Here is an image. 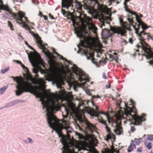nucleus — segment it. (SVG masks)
<instances>
[{
    "label": "nucleus",
    "instance_id": "obj_9",
    "mask_svg": "<svg viewBox=\"0 0 153 153\" xmlns=\"http://www.w3.org/2000/svg\"><path fill=\"white\" fill-rule=\"evenodd\" d=\"M43 52L49 59L48 63L50 66L53 68L56 67L57 63L53 59H54L56 58V57L53 56L47 49Z\"/></svg>",
    "mask_w": 153,
    "mask_h": 153
},
{
    "label": "nucleus",
    "instance_id": "obj_15",
    "mask_svg": "<svg viewBox=\"0 0 153 153\" xmlns=\"http://www.w3.org/2000/svg\"><path fill=\"white\" fill-rule=\"evenodd\" d=\"M0 10H5L9 12L10 14H11L13 18L15 17L17 15V13H16L12 12V10L7 5H5L4 4H0Z\"/></svg>",
    "mask_w": 153,
    "mask_h": 153
},
{
    "label": "nucleus",
    "instance_id": "obj_53",
    "mask_svg": "<svg viewBox=\"0 0 153 153\" xmlns=\"http://www.w3.org/2000/svg\"><path fill=\"white\" fill-rule=\"evenodd\" d=\"M35 74H36V75H35V77L36 78H37L39 76V75L38 74V73Z\"/></svg>",
    "mask_w": 153,
    "mask_h": 153
},
{
    "label": "nucleus",
    "instance_id": "obj_56",
    "mask_svg": "<svg viewBox=\"0 0 153 153\" xmlns=\"http://www.w3.org/2000/svg\"><path fill=\"white\" fill-rule=\"evenodd\" d=\"M25 43H26V45H28V47H29L30 48H32V47H31V46H30V45H28V43H27V42H25Z\"/></svg>",
    "mask_w": 153,
    "mask_h": 153
},
{
    "label": "nucleus",
    "instance_id": "obj_62",
    "mask_svg": "<svg viewBox=\"0 0 153 153\" xmlns=\"http://www.w3.org/2000/svg\"><path fill=\"white\" fill-rule=\"evenodd\" d=\"M0 2H1V4H2V0H0Z\"/></svg>",
    "mask_w": 153,
    "mask_h": 153
},
{
    "label": "nucleus",
    "instance_id": "obj_26",
    "mask_svg": "<svg viewBox=\"0 0 153 153\" xmlns=\"http://www.w3.org/2000/svg\"><path fill=\"white\" fill-rule=\"evenodd\" d=\"M98 120L102 124L104 125L105 126L107 125V124L106 123V121H105L104 120L102 119L101 117L100 116V117H98Z\"/></svg>",
    "mask_w": 153,
    "mask_h": 153
},
{
    "label": "nucleus",
    "instance_id": "obj_46",
    "mask_svg": "<svg viewBox=\"0 0 153 153\" xmlns=\"http://www.w3.org/2000/svg\"><path fill=\"white\" fill-rule=\"evenodd\" d=\"M17 63L21 64H22V62L20 61L19 60H14Z\"/></svg>",
    "mask_w": 153,
    "mask_h": 153
},
{
    "label": "nucleus",
    "instance_id": "obj_45",
    "mask_svg": "<svg viewBox=\"0 0 153 153\" xmlns=\"http://www.w3.org/2000/svg\"><path fill=\"white\" fill-rule=\"evenodd\" d=\"M103 77L105 79H107V76H106L105 74V73H103L102 74Z\"/></svg>",
    "mask_w": 153,
    "mask_h": 153
},
{
    "label": "nucleus",
    "instance_id": "obj_49",
    "mask_svg": "<svg viewBox=\"0 0 153 153\" xmlns=\"http://www.w3.org/2000/svg\"><path fill=\"white\" fill-rule=\"evenodd\" d=\"M42 17H43L44 19L45 20H48V18H47V17L46 16H45V15H43Z\"/></svg>",
    "mask_w": 153,
    "mask_h": 153
},
{
    "label": "nucleus",
    "instance_id": "obj_3",
    "mask_svg": "<svg viewBox=\"0 0 153 153\" xmlns=\"http://www.w3.org/2000/svg\"><path fill=\"white\" fill-rule=\"evenodd\" d=\"M134 29L135 30L136 33L138 36V38L141 45V46L137 45V46L138 48L141 47L146 54L149 52H150L151 50L149 46L145 42L146 39H147L149 41L150 39V34L149 33H146L144 32L145 30H143V29H142V31L139 33L140 27L138 28L136 27H134Z\"/></svg>",
    "mask_w": 153,
    "mask_h": 153
},
{
    "label": "nucleus",
    "instance_id": "obj_38",
    "mask_svg": "<svg viewBox=\"0 0 153 153\" xmlns=\"http://www.w3.org/2000/svg\"><path fill=\"white\" fill-rule=\"evenodd\" d=\"M135 142L136 144L137 145H138L139 144L140 141H139L138 139H137L135 138Z\"/></svg>",
    "mask_w": 153,
    "mask_h": 153
},
{
    "label": "nucleus",
    "instance_id": "obj_60",
    "mask_svg": "<svg viewBox=\"0 0 153 153\" xmlns=\"http://www.w3.org/2000/svg\"><path fill=\"white\" fill-rule=\"evenodd\" d=\"M115 58H116V59H118V57L117 56H115Z\"/></svg>",
    "mask_w": 153,
    "mask_h": 153
},
{
    "label": "nucleus",
    "instance_id": "obj_39",
    "mask_svg": "<svg viewBox=\"0 0 153 153\" xmlns=\"http://www.w3.org/2000/svg\"><path fill=\"white\" fill-rule=\"evenodd\" d=\"M135 130V128L134 126H131V131L132 132H134Z\"/></svg>",
    "mask_w": 153,
    "mask_h": 153
},
{
    "label": "nucleus",
    "instance_id": "obj_12",
    "mask_svg": "<svg viewBox=\"0 0 153 153\" xmlns=\"http://www.w3.org/2000/svg\"><path fill=\"white\" fill-rule=\"evenodd\" d=\"M33 36L36 38V42L38 45L39 48L42 49L43 52H44L47 49L46 48V46H48L47 44L43 43V41L41 38L38 34H34Z\"/></svg>",
    "mask_w": 153,
    "mask_h": 153
},
{
    "label": "nucleus",
    "instance_id": "obj_7",
    "mask_svg": "<svg viewBox=\"0 0 153 153\" xmlns=\"http://www.w3.org/2000/svg\"><path fill=\"white\" fill-rule=\"evenodd\" d=\"M75 2H76L77 0H74ZM62 8L61 9L62 13L65 16H67L69 15L71 16L72 13L68 11H65L62 8H66L68 11L70 7H71L72 9L73 7V0H62Z\"/></svg>",
    "mask_w": 153,
    "mask_h": 153
},
{
    "label": "nucleus",
    "instance_id": "obj_36",
    "mask_svg": "<svg viewBox=\"0 0 153 153\" xmlns=\"http://www.w3.org/2000/svg\"><path fill=\"white\" fill-rule=\"evenodd\" d=\"M26 30H28L29 32L31 33V30L30 27L27 25L25 28Z\"/></svg>",
    "mask_w": 153,
    "mask_h": 153
},
{
    "label": "nucleus",
    "instance_id": "obj_42",
    "mask_svg": "<svg viewBox=\"0 0 153 153\" xmlns=\"http://www.w3.org/2000/svg\"><path fill=\"white\" fill-rule=\"evenodd\" d=\"M92 153H98V152L95 149L92 150L91 151Z\"/></svg>",
    "mask_w": 153,
    "mask_h": 153
},
{
    "label": "nucleus",
    "instance_id": "obj_23",
    "mask_svg": "<svg viewBox=\"0 0 153 153\" xmlns=\"http://www.w3.org/2000/svg\"><path fill=\"white\" fill-rule=\"evenodd\" d=\"M84 53L85 55L87 56L88 59H90V58H92L93 57V55L91 53H89L86 50L84 51Z\"/></svg>",
    "mask_w": 153,
    "mask_h": 153
},
{
    "label": "nucleus",
    "instance_id": "obj_24",
    "mask_svg": "<svg viewBox=\"0 0 153 153\" xmlns=\"http://www.w3.org/2000/svg\"><path fill=\"white\" fill-rule=\"evenodd\" d=\"M72 107L73 104L71 103H69L68 105V106H65V110L67 113H68L69 112L70 109H71Z\"/></svg>",
    "mask_w": 153,
    "mask_h": 153
},
{
    "label": "nucleus",
    "instance_id": "obj_17",
    "mask_svg": "<svg viewBox=\"0 0 153 153\" xmlns=\"http://www.w3.org/2000/svg\"><path fill=\"white\" fill-rule=\"evenodd\" d=\"M146 57L148 59L152 58V59L149 62V63L151 65H153V52L151 50L150 52L146 54Z\"/></svg>",
    "mask_w": 153,
    "mask_h": 153
},
{
    "label": "nucleus",
    "instance_id": "obj_51",
    "mask_svg": "<svg viewBox=\"0 0 153 153\" xmlns=\"http://www.w3.org/2000/svg\"><path fill=\"white\" fill-rule=\"evenodd\" d=\"M23 18H25V20L26 22H28V19L26 17H25V15L24 16V17H23Z\"/></svg>",
    "mask_w": 153,
    "mask_h": 153
},
{
    "label": "nucleus",
    "instance_id": "obj_29",
    "mask_svg": "<svg viewBox=\"0 0 153 153\" xmlns=\"http://www.w3.org/2000/svg\"><path fill=\"white\" fill-rule=\"evenodd\" d=\"M8 25L11 30H14L13 25L10 21H8Z\"/></svg>",
    "mask_w": 153,
    "mask_h": 153
},
{
    "label": "nucleus",
    "instance_id": "obj_19",
    "mask_svg": "<svg viewBox=\"0 0 153 153\" xmlns=\"http://www.w3.org/2000/svg\"><path fill=\"white\" fill-rule=\"evenodd\" d=\"M53 51L54 53H55V54H56L57 55V56L60 57L59 59H62V60H64L65 61V62L68 63H69L68 60L67 59L63 57L62 56L59 54V53H58L56 52L54 48H53Z\"/></svg>",
    "mask_w": 153,
    "mask_h": 153
},
{
    "label": "nucleus",
    "instance_id": "obj_14",
    "mask_svg": "<svg viewBox=\"0 0 153 153\" xmlns=\"http://www.w3.org/2000/svg\"><path fill=\"white\" fill-rule=\"evenodd\" d=\"M91 1L90 0L85 1L83 5V7L85 9L88 10V11L90 13H91L94 9V7L90 4Z\"/></svg>",
    "mask_w": 153,
    "mask_h": 153
},
{
    "label": "nucleus",
    "instance_id": "obj_58",
    "mask_svg": "<svg viewBox=\"0 0 153 153\" xmlns=\"http://www.w3.org/2000/svg\"><path fill=\"white\" fill-rule=\"evenodd\" d=\"M32 0V1L33 3L34 4H36L35 2V0Z\"/></svg>",
    "mask_w": 153,
    "mask_h": 153
},
{
    "label": "nucleus",
    "instance_id": "obj_40",
    "mask_svg": "<svg viewBox=\"0 0 153 153\" xmlns=\"http://www.w3.org/2000/svg\"><path fill=\"white\" fill-rule=\"evenodd\" d=\"M129 42L131 44H132L133 42V40L132 38H130L129 39Z\"/></svg>",
    "mask_w": 153,
    "mask_h": 153
},
{
    "label": "nucleus",
    "instance_id": "obj_1",
    "mask_svg": "<svg viewBox=\"0 0 153 153\" xmlns=\"http://www.w3.org/2000/svg\"><path fill=\"white\" fill-rule=\"evenodd\" d=\"M59 110H46L47 113V119L48 123L49 126L54 130L58 134L59 137L62 138L61 139L64 146L62 149V153H72L74 148H79V146L77 142H74L72 141H70L68 142L66 140L65 136L62 133V130L63 129H65L68 134V132H71L68 130L69 128V122L65 120L68 117V115H63L64 119L62 120H59L53 114L55 111H58Z\"/></svg>",
    "mask_w": 153,
    "mask_h": 153
},
{
    "label": "nucleus",
    "instance_id": "obj_50",
    "mask_svg": "<svg viewBox=\"0 0 153 153\" xmlns=\"http://www.w3.org/2000/svg\"><path fill=\"white\" fill-rule=\"evenodd\" d=\"M122 42L124 43L125 45H126L128 43L127 41L125 39Z\"/></svg>",
    "mask_w": 153,
    "mask_h": 153
},
{
    "label": "nucleus",
    "instance_id": "obj_64",
    "mask_svg": "<svg viewBox=\"0 0 153 153\" xmlns=\"http://www.w3.org/2000/svg\"><path fill=\"white\" fill-rule=\"evenodd\" d=\"M100 62H101L100 61Z\"/></svg>",
    "mask_w": 153,
    "mask_h": 153
},
{
    "label": "nucleus",
    "instance_id": "obj_22",
    "mask_svg": "<svg viewBox=\"0 0 153 153\" xmlns=\"http://www.w3.org/2000/svg\"><path fill=\"white\" fill-rule=\"evenodd\" d=\"M136 146L135 144L132 143L129 146L128 149V152H131L133 150V148H136Z\"/></svg>",
    "mask_w": 153,
    "mask_h": 153
},
{
    "label": "nucleus",
    "instance_id": "obj_55",
    "mask_svg": "<svg viewBox=\"0 0 153 153\" xmlns=\"http://www.w3.org/2000/svg\"><path fill=\"white\" fill-rule=\"evenodd\" d=\"M39 15H40L41 16H43L42 13L40 11L39 12Z\"/></svg>",
    "mask_w": 153,
    "mask_h": 153
},
{
    "label": "nucleus",
    "instance_id": "obj_52",
    "mask_svg": "<svg viewBox=\"0 0 153 153\" xmlns=\"http://www.w3.org/2000/svg\"><path fill=\"white\" fill-rule=\"evenodd\" d=\"M120 19V23L121 24H123V19H121V18Z\"/></svg>",
    "mask_w": 153,
    "mask_h": 153
},
{
    "label": "nucleus",
    "instance_id": "obj_41",
    "mask_svg": "<svg viewBox=\"0 0 153 153\" xmlns=\"http://www.w3.org/2000/svg\"><path fill=\"white\" fill-rule=\"evenodd\" d=\"M49 17L52 19H55L53 16L52 15L51 13L49 14Z\"/></svg>",
    "mask_w": 153,
    "mask_h": 153
},
{
    "label": "nucleus",
    "instance_id": "obj_57",
    "mask_svg": "<svg viewBox=\"0 0 153 153\" xmlns=\"http://www.w3.org/2000/svg\"><path fill=\"white\" fill-rule=\"evenodd\" d=\"M66 71H67V73H70L71 72L69 68L67 69Z\"/></svg>",
    "mask_w": 153,
    "mask_h": 153
},
{
    "label": "nucleus",
    "instance_id": "obj_34",
    "mask_svg": "<svg viewBox=\"0 0 153 153\" xmlns=\"http://www.w3.org/2000/svg\"><path fill=\"white\" fill-rule=\"evenodd\" d=\"M37 83H39L43 82V81L42 78H39L37 79Z\"/></svg>",
    "mask_w": 153,
    "mask_h": 153
},
{
    "label": "nucleus",
    "instance_id": "obj_43",
    "mask_svg": "<svg viewBox=\"0 0 153 153\" xmlns=\"http://www.w3.org/2000/svg\"><path fill=\"white\" fill-rule=\"evenodd\" d=\"M130 0H125V1L124 2V4L125 7H126L127 6V3L126 2L129 1Z\"/></svg>",
    "mask_w": 153,
    "mask_h": 153
},
{
    "label": "nucleus",
    "instance_id": "obj_5",
    "mask_svg": "<svg viewBox=\"0 0 153 153\" xmlns=\"http://www.w3.org/2000/svg\"><path fill=\"white\" fill-rule=\"evenodd\" d=\"M127 11L130 13V14L128 15V20L130 24H133L134 23L133 20L134 17H133V15L134 16L136 20L138 23V25H134V27H136L137 28H139L140 27V26H141L142 29L144 30H146L149 27L147 26V25L142 22L140 19L139 18V17H142V14H140L139 15H138L137 14L136 12H132L130 10H128Z\"/></svg>",
    "mask_w": 153,
    "mask_h": 153
},
{
    "label": "nucleus",
    "instance_id": "obj_16",
    "mask_svg": "<svg viewBox=\"0 0 153 153\" xmlns=\"http://www.w3.org/2000/svg\"><path fill=\"white\" fill-rule=\"evenodd\" d=\"M21 65L22 68L24 69L25 72L27 74V75L28 78L31 80V81L33 83L36 84V83H35L33 82V81L35 80V79L34 78L32 77V76L30 74L28 68L25 66L22 63V64H21Z\"/></svg>",
    "mask_w": 153,
    "mask_h": 153
},
{
    "label": "nucleus",
    "instance_id": "obj_30",
    "mask_svg": "<svg viewBox=\"0 0 153 153\" xmlns=\"http://www.w3.org/2000/svg\"><path fill=\"white\" fill-rule=\"evenodd\" d=\"M105 128L106 130L107 131L109 134H112L111 130V129L107 125L105 126Z\"/></svg>",
    "mask_w": 153,
    "mask_h": 153
},
{
    "label": "nucleus",
    "instance_id": "obj_31",
    "mask_svg": "<svg viewBox=\"0 0 153 153\" xmlns=\"http://www.w3.org/2000/svg\"><path fill=\"white\" fill-rule=\"evenodd\" d=\"M76 134L78 135L80 139H82L83 137V135L79 133L76 132Z\"/></svg>",
    "mask_w": 153,
    "mask_h": 153
},
{
    "label": "nucleus",
    "instance_id": "obj_20",
    "mask_svg": "<svg viewBox=\"0 0 153 153\" xmlns=\"http://www.w3.org/2000/svg\"><path fill=\"white\" fill-rule=\"evenodd\" d=\"M86 124L87 128L90 130L92 131L95 129V126L88 121L86 122Z\"/></svg>",
    "mask_w": 153,
    "mask_h": 153
},
{
    "label": "nucleus",
    "instance_id": "obj_28",
    "mask_svg": "<svg viewBox=\"0 0 153 153\" xmlns=\"http://www.w3.org/2000/svg\"><path fill=\"white\" fill-rule=\"evenodd\" d=\"M7 88V87L6 86H4L3 87L1 88L0 89V93L1 94H2L6 90Z\"/></svg>",
    "mask_w": 153,
    "mask_h": 153
},
{
    "label": "nucleus",
    "instance_id": "obj_59",
    "mask_svg": "<svg viewBox=\"0 0 153 153\" xmlns=\"http://www.w3.org/2000/svg\"><path fill=\"white\" fill-rule=\"evenodd\" d=\"M94 60H95V59L94 58L92 59V61L93 62H94V63H95V62L94 61Z\"/></svg>",
    "mask_w": 153,
    "mask_h": 153
},
{
    "label": "nucleus",
    "instance_id": "obj_33",
    "mask_svg": "<svg viewBox=\"0 0 153 153\" xmlns=\"http://www.w3.org/2000/svg\"><path fill=\"white\" fill-rule=\"evenodd\" d=\"M147 139L149 140L152 141L153 140V136L152 135H148Z\"/></svg>",
    "mask_w": 153,
    "mask_h": 153
},
{
    "label": "nucleus",
    "instance_id": "obj_61",
    "mask_svg": "<svg viewBox=\"0 0 153 153\" xmlns=\"http://www.w3.org/2000/svg\"><path fill=\"white\" fill-rule=\"evenodd\" d=\"M114 55H117V54L116 53H114Z\"/></svg>",
    "mask_w": 153,
    "mask_h": 153
},
{
    "label": "nucleus",
    "instance_id": "obj_11",
    "mask_svg": "<svg viewBox=\"0 0 153 153\" xmlns=\"http://www.w3.org/2000/svg\"><path fill=\"white\" fill-rule=\"evenodd\" d=\"M25 16V13L21 11H19V12L17 13V15L13 19H16V21L17 23L20 25L22 24V26L25 28L27 26V25L25 24V22H24L22 19L23 17Z\"/></svg>",
    "mask_w": 153,
    "mask_h": 153
},
{
    "label": "nucleus",
    "instance_id": "obj_18",
    "mask_svg": "<svg viewBox=\"0 0 153 153\" xmlns=\"http://www.w3.org/2000/svg\"><path fill=\"white\" fill-rule=\"evenodd\" d=\"M100 98V97L98 95H94L92 96L91 97V102L92 104V105L94 106H95L96 107V111H98V107L97 106L94 105V102L95 101V98Z\"/></svg>",
    "mask_w": 153,
    "mask_h": 153
},
{
    "label": "nucleus",
    "instance_id": "obj_8",
    "mask_svg": "<svg viewBox=\"0 0 153 153\" xmlns=\"http://www.w3.org/2000/svg\"><path fill=\"white\" fill-rule=\"evenodd\" d=\"M71 69L73 72L78 77L79 80L80 82L87 80V75L77 66L74 65L71 67Z\"/></svg>",
    "mask_w": 153,
    "mask_h": 153
},
{
    "label": "nucleus",
    "instance_id": "obj_4",
    "mask_svg": "<svg viewBox=\"0 0 153 153\" xmlns=\"http://www.w3.org/2000/svg\"><path fill=\"white\" fill-rule=\"evenodd\" d=\"M71 20L73 22V25L74 27L75 32L78 37L79 38H82L83 40L80 41V45L82 47H86L87 46L85 44H87L88 42V37L85 36L86 33L85 28L82 27L76 21L75 19L73 17H72Z\"/></svg>",
    "mask_w": 153,
    "mask_h": 153
},
{
    "label": "nucleus",
    "instance_id": "obj_6",
    "mask_svg": "<svg viewBox=\"0 0 153 153\" xmlns=\"http://www.w3.org/2000/svg\"><path fill=\"white\" fill-rule=\"evenodd\" d=\"M78 13L79 14V16H78L77 15L76 16L79 19L82 23H86L88 24L89 30L92 31L94 33L96 34L97 29L92 22V19L87 16L82 12Z\"/></svg>",
    "mask_w": 153,
    "mask_h": 153
},
{
    "label": "nucleus",
    "instance_id": "obj_48",
    "mask_svg": "<svg viewBox=\"0 0 153 153\" xmlns=\"http://www.w3.org/2000/svg\"><path fill=\"white\" fill-rule=\"evenodd\" d=\"M105 87L107 88H110L111 87V85L110 84H108V85H105Z\"/></svg>",
    "mask_w": 153,
    "mask_h": 153
},
{
    "label": "nucleus",
    "instance_id": "obj_10",
    "mask_svg": "<svg viewBox=\"0 0 153 153\" xmlns=\"http://www.w3.org/2000/svg\"><path fill=\"white\" fill-rule=\"evenodd\" d=\"M61 72L63 74V76H60V79L57 81V84H58L60 86H61L62 85H63L64 82L62 79L63 78L66 79L67 78L68 79V80H66L67 82H68L69 84H72V82L71 81V77L67 76V71H66L63 69L61 71Z\"/></svg>",
    "mask_w": 153,
    "mask_h": 153
},
{
    "label": "nucleus",
    "instance_id": "obj_35",
    "mask_svg": "<svg viewBox=\"0 0 153 153\" xmlns=\"http://www.w3.org/2000/svg\"><path fill=\"white\" fill-rule=\"evenodd\" d=\"M147 147L149 149H151L152 148L151 143H148Z\"/></svg>",
    "mask_w": 153,
    "mask_h": 153
},
{
    "label": "nucleus",
    "instance_id": "obj_37",
    "mask_svg": "<svg viewBox=\"0 0 153 153\" xmlns=\"http://www.w3.org/2000/svg\"><path fill=\"white\" fill-rule=\"evenodd\" d=\"M33 72L35 74H36L38 73V70L36 68H33Z\"/></svg>",
    "mask_w": 153,
    "mask_h": 153
},
{
    "label": "nucleus",
    "instance_id": "obj_44",
    "mask_svg": "<svg viewBox=\"0 0 153 153\" xmlns=\"http://www.w3.org/2000/svg\"><path fill=\"white\" fill-rule=\"evenodd\" d=\"M137 150L138 152H141L142 151V148L141 147L138 148Z\"/></svg>",
    "mask_w": 153,
    "mask_h": 153
},
{
    "label": "nucleus",
    "instance_id": "obj_63",
    "mask_svg": "<svg viewBox=\"0 0 153 153\" xmlns=\"http://www.w3.org/2000/svg\"><path fill=\"white\" fill-rule=\"evenodd\" d=\"M131 142H132V143H133V140H131Z\"/></svg>",
    "mask_w": 153,
    "mask_h": 153
},
{
    "label": "nucleus",
    "instance_id": "obj_25",
    "mask_svg": "<svg viewBox=\"0 0 153 153\" xmlns=\"http://www.w3.org/2000/svg\"><path fill=\"white\" fill-rule=\"evenodd\" d=\"M34 59L41 63L42 64L43 63V60L39 55L35 56L34 57Z\"/></svg>",
    "mask_w": 153,
    "mask_h": 153
},
{
    "label": "nucleus",
    "instance_id": "obj_21",
    "mask_svg": "<svg viewBox=\"0 0 153 153\" xmlns=\"http://www.w3.org/2000/svg\"><path fill=\"white\" fill-rule=\"evenodd\" d=\"M102 35L106 36V37H108L110 36L109 33V30L108 29H104L102 30Z\"/></svg>",
    "mask_w": 153,
    "mask_h": 153
},
{
    "label": "nucleus",
    "instance_id": "obj_13",
    "mask_svg": "<svg viewBox=\"0 0 153 153\" xmlns=\"http://www.w3.org/2000/svg\"><path fill=\"white\" fill-rule=\"evenodd\" d=\"M111 29L114 33L120 34L122 36H126V31L121 27H112Z\"/></svg>",
    "mask_w": 153,
    "mask_h": 153
},
{
    "label": "nucleus",
    "instance_id": "obj_32",
    "mask_svg": "<svg viewBox=\"0 0 153 153\" xmlns=\"http://www.w3.org/2000/svg\"><path fill=\"white\" fill-rule=\"evenodd\" d=\"M9 69V67H7L5 69L1 70V71L2 73L4 74V73L8 71Z\"/></svg>",
    "mask_w": 153,
    "mask_h": 153
},
{
    "label": "nucleus",
    "instance_id": "obj_47",
    "mask_svg": "<svg viewBox=\"0 0 153 153\" xmlns=\"http://www.w3.org/2000/svg\"><path fill=\"white\" fill-rule=\"evenodd\" d=\"M95 2V3L97 4H99V1H100L101 0H94Z\"/></svg>",
    "mask_w": 153,
    "mask_h": 153
},
{
    "label": "nucleus",
    "instance_id": "obj_2",
    "mask_svg": "<svg viewBox=\"0 0 153 153\" xmlns=\"http://www.w3.org/2000/svg\"><path fill=\"white\" fill-rule=\"evenodd\" d=\"M130 101L132 104V107L131 108L128 106L125 103L126 108L124 109V114L123 116L120 115H116L115 117H110L108 114H106L103 112L100 113V114L105 115L106 116L108 123L112 124V126H114L115 128L114 131L117 134L120 135L122 133L123 129L121 126V119L122 118H125L127 120H133L134 122L133 124L136 125H141L142 122L146 120L145 114H142L140 116L137 114V111L134 106L135 102L132 99H130Z\"/></svg>",
    "mask_w": 153,
    "mask_h": 153
},
{
    "label": "nucleus",
    "instance_id": "obj_54",
    "mask_svg": "<svg viewBox=\"0 0 153 153\" xmlns=\"http://www.w3.org/2000/svg\"><path fill=\"white\" fill-rule=\"evenodd\" d=\"M27 139L28 140L29 143H31L32 142V140L30 138H28Z\"/></svg>",
    "mask_w": 153,
    "mask_h": 153
},
{
    "label": "nucleus",
    "instance_id": "obj_27",
    "mask_svg": "<svg viewBox=\"0 0 153 153\" xmlns=\"http://www.w3.org/2000/svg\"><path fill=\"white\" fill-rule=\"evenodd\" d=\"M89 113L91 116H95L96 115V112L94 109L91 110L89 112Z\"/></svg>",
    "mask_w": 153,
    "mask_h": 153
}]
</instances>
